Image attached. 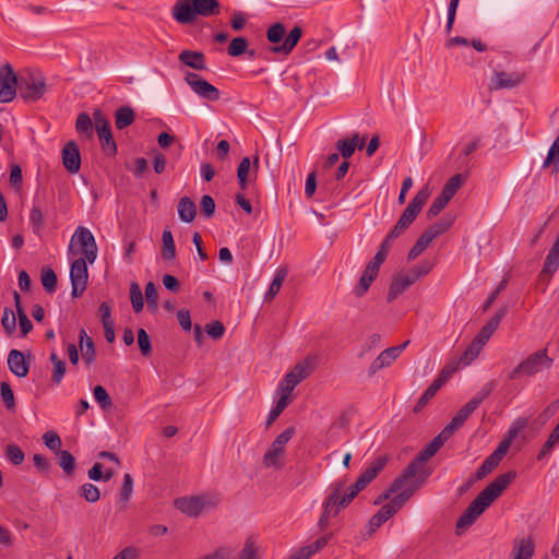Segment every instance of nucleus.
<instances>
[{
  "label": "nucleus",
  "instance_id": "24",
  "mask_svg": "<svg viewBox=\"0 0 559 559\" xmlns=\"http://www.w3.org/2000/svg\"><path fill=\"white\" fill-rule=\"evenodd\" d=\"M302 29L299 26H295L285 37L282 45H277L271 48L275 53L288 55L295 48L299 39L301 38Z\"/></svg>",
  "mask_w": 559,
  "mask_h": 559
},
{
  "label": "nucleus",
  "instance_id": "45",
  "mask_svg": "<svg viewBox=\"0 0 559 559\" xmlns=\"http://www.w3.org/2000/svg\"><path fill=\"white\" fill-rule=\"evenodd\" d=\"M500 461H498L492 454L487 456L481 465L478 467L476 472V479H483L487 475H489L498 465Z\"/></svg>",
  "mask_w": 559,
  "mask_h": 559
},
{
  "label": "nucleus",
  "instance_id": "12",
  "mask_svg": "<svg viewBox=\"0 0 559 559\" xmlns=\"http://www.w3.org/2000/svg\"><path fill=\"white\" fill-rule=\"evenodd\" d=\"M185 82L200 98L210 102L219 99V91L210 82L200 76L198 73L187 72L185 75Z\"/></svg>",
  "mask_w": 559,
  "mask_h": 559
},
{
  "label": "nucleus",
  "instance_id": "54",
  "mask_svg": "<svg viewBox=\"0 0 559 559\" xmlns=\"http://www.w3.org/2000/svg\"><path fill=\"white\" fill-rule=\"evenodd\" d=\"M440 389L437 388V384H433L431 383L427 389L426 391L421 394V396L419 397V400L417 401L415 407H414V412L415 413H418L420 412L425 406L426 404L436 395V393L439 391Z\"/></svg>",
  "mask_w": 559,
  "mask_h": 559
},
{
  "label": "nucleus",
  "instance_id": "23",
  "mask_svg": "<svg viewBox=\"0 0 559 559\" xmlns=\"http://www.w3.org/2000/svg\"><path fill=\"white\" fill-rule=\"evenodd\" d=\"M396 352L391 347L382 350L369 367V376L376 374L379 370L390 367L397 358Z\"/></svg>",
  "mask_w": 559,
  "mask_h": 559
},
{
  "label": "nucleus",
  "instance_id": "6",
  "mask_svg": "<svg viewBox=\"0 0 559 559\" xmlns=\"http://www.w3.org/2000/svg\"><path fill=\"white\" fill-rule=\"evenodd\" d=\"M218 500L212 495L182 497L175 500V507L189 516H198L202 511L216 507Z\"/></svg>",
  "mask_w": 559,
  "mask_h": 559
},
{
  "label": "nucleus",
  "instance_id": "40",
  "mask_svg": "<svg viewBox=\"0 0 559 559\" xmlns=\"http://www.w3.org/2000/svg\"><path fill=\"white\" fill-rule=\"evenodd\" d=\"M462 183L463 176L461 174L454 175L445 182L440 194L444 197V199L447 198L448 200H451L455 195Z\"/></svg>",
  "mask_w": 559,
  "mask_h": 559
},
{
  "label": "nucleus",
  "instance_id": "25",
  "mask_svg": "<svg viewBox=\"0 0 559 559\" xmlns=\"http://www.w3.org/2000/svg\"><path fill=\"white\" fill-rule=\"evenodd\" d=\"M178 59L185 66L190 67L194 70H205L206 69L205 58L202 52L192 51V50H182L179 53Z\"/></svg>",
  "mask_w": 559,
  "mask_h": 559
},
{
  "label": "nucleus",
  "instance_id": "48",
  "mask_svg": "<svg viewBox=\"0 0 559 559\" xmlns=\"http://www.w3.org/2000/svg\"><path fill=\"white\" fill-rule=\"evenodd\" d=\"M58 464L67 474H72L74 471V456L67 450L57 452Z\"/></svg>",
  "mask_w": 559,
  "mask_h": 559
},
{
  "label": "nucleus",
  "instance_id": "64",
  "mask_svg": "<svg viewBox=\"0 0 559 559\" xmlns=\"http://www.w3.org/2000/svg\"><path fill=\"white\" fill-rule=\"evenodd\" d=\"M432 269V264L430 261H421L419 264L415 265L411 271L407 273L414 277V281L416 282L421 276L427 275Z\"/></svg>",
  "mask_w": 559,
  "mask_h": 559
},
{
  "label": "nucleus",
  "instance_id": "35",
  "mask_svg": "<svg viewBox=\"0 0 559 559\" xmlns=\"http://www.w3.org/2000/svg\"><path fill=\"white\" fill-rule=\"evenodd\" d=\"M287 275L286 269H280L276 271V274L267 289V292L264 295V300H272L274 297L278 294L283 282Z\"/></svg>",
  "mask_w": 559,
  "mask_h": 559
},
{
  "label": "nucleus",
  "instance_id": "1",
  "mask_svg": "<svg viewBox=\"0 0 559 559\" xmlns=\"http://www.w3.org/2000/svg\"><path fill=\"white\" fill-rule=\"evenodd\" d=\"M515 472H507L499 475L464 510L456 522V530L461 531L471 526L477 518L504 491L515 478Z\"/></svg>",
  "mask_w": 559,
  "mask_h": 559
},
{
  "label": "nucleus",
  "instance_id": "22",
  "mask_svg": "<svg viewBox=\"0 0 559 559\" xmlns=\"http://www.w3.org/2000/svg\"><path fill=\"white\" fill-rule=\"evenodd\" d=\"M534 554V545L531 538H515L511 552V559H531Z\"/></svg>",
  "mask_w": 559,
  "mask_h": 559
},
{
  "label": "nucleus",
  "instance_id": "60",
  "mask_svg": "<svg viewBox=\"0 0 559 559\" xmlns=\"http://www.w3.org/2000/svg\"><path fill=\"white\" fill-rule=\"evenodd\" d=\"M299 380L295 377V373H286V376L281 381L277 392H288L292 393L294 389L299 384Z\"/></svg>",
  "mask_w": 559,
  "mask_h": 559
},
{
  "label": "nucleus",
  "instance_id": "20",
  "mask_svg": "<svg viewBox=\"0 0 559 559\" xmlns=\"http://www.w3.org/2000/svg\"><path fill=\"white\" fill-rule=\"evenodd\" d=\"M8 367L17 378L27 376L29 366L25 360L24 354L19 349H11L8 355Z\"/></svg>",
  "mask_w": 559,
  "mask_h": 559
},
{
  "label": "nucleus",
  "instance_id": "28",
  "mask_svg": "<svg viewBox=\"0 0 559 559\" xmlns=\"http://www.w3.org/2000/svg\"><path fill=\"white\" fill-rule=\"evenodd\" d=\"M80 348L83 360L91 365L95 361L96 354L93 340L87 335L85 330L80 331Z\"/></svg>",
  "mask_w": 559,
  "mask_h": 559
},
{
  "label": "nucleus",
  "instance_id": "34",
  "mask_svg": "<svg viewBox=\"0 0 559 559\" xmlns=\"http://www.w3.org/2000/svg\"><path fill=\"white\" fill-rule=\"evenodd\" d=\"M75 130L79 134L85 136L86 139L93 138V121L92 118L85 114L81 112L75 121Z\"/></svg>",
  "mask_w": 559,
  "mask_h": 559
},
{
  "label": "nucleus",
  "instance_id": "19",
  "mask_svg": "<svg viewBox=\"0 0 559 559\" xmlns=\"http://www.w3.org/2000/svg\"><path fill=\"white\" fill-rule=\"evenodd\" d=\"M415 283L414 277H412L407 272L399 273L394 276L386 299L389 302H392L396 299L403 292H405L409 286Z\"/></svg>",
  "mask_w": 559,
  "mask_h": 559
},
{
  "label": "nucleus",
  "instance_id": "59",
  "mask_svg": "<svg viewBox=\"0 0 559 559\" xmlns=\"http://www.w3.org/2000/svg\"><path fill=\"white\" fill-rule=\"evenodd\" d=\"M0 393L5 407L13 409L15 407L14 394L8 382H1Z\"/></svg>",
  "mask_w": 559,
  "mask_h": 559
},
{
  "label": "nucleus",
  "instance_id": "13",
  "mask_svg": "<svg viewBox=\"0 0 559 559\" xmlns=\"http://www.w3.org/2000/svg\"><path fill=\"white\" fill-rule=\"evenodd\" d=\"M525 80V73L521 71H493L489 88L491 91L511 90L521 85Z\"/></svg>",
  "mask_w": 559,
  "mask_h": 559
},
{
  "label": "nucleus",
  "instance_id": "21",
  "mask_svg": "<svg viewBox=\"0 0 559 559\" xmlns=\"http://www.w3.org/2000/svg\"><path fill=\"white\" fill-rule=\"evenodd\" d=\"M366 139L360 138L358 133H354L349 139H341L336 142V148L343 158H349L356 148L361 150Z\"/></svg>",
  "mask_w": 559,
  "mask_h": 559
},
{
  "label": "nucleus",
  "instance_id": "3",
  "mask_svg": "<svg viewBox=\"0 0 559 559\" xmlns=\"http://www.w3.org/2000/svg\"><path fill=\"white\" fill-rule=\"evenodd\" d=\"M552 365V359L548 356L547 349H540L530 355L516 368H514L509 378L511 380L518 379L521 376H535L536 373L549 369Z\"/></svg>",
  "mask_w": 559,
  "mask_h": 559
},
{
  "label": "nucleus",
  "instance_id": "56",
  "mask_svg": "<svg viewBox=\"0 0 559 559\" xmlns=\"http://www.w3.org/2000/svg\"><path fill=\"white\" fill-rule=\"evenodd\" d=\"M130 298L133 310L140 312L143 309V295L136 283H132L130 286Z\"/></svg>",
  "mask_w": 559,
  "mask_h": 559
},
{
  "label": "nucleus",
  "instance_id": "17",
  "mask_svg": "<svg viewBox=\"0 0 559 559\" xmlns=\"http://www.w3.org/2000/svg\"><path fill=\"white\" fill-rule=\"evenodd\" d=\"M198 16L192 0H181L173 8V17L180 24H190Z\"/></svg>",
  "mask_w": 559,
  "mask_h": 559
},
{
  "label": "nucleus",
  "instance_id": "9",
  "mask_svg": "<svg viewBox=\"0 0 559 559\" xmlns=\"http://www.w3.org/2000/svg\"><path fill=\"white\" fill-rule=\"evenodd\" d=\"M20 90V76L16 75L10 63H4L0 68V103H10L16 96V90Z\"/></svg>",
  "mask_w": 559,
  "mask_h": 559
},
{
  "label": "nucleus",
  "instance_id": "42",
  "mask_svg": "<svg viewBox=\"0 0 559 559\" xmlns=\"http://www.w3.org/2000/svg\"><path fill=\"white\" fill-rule=\"evenodd\" d=\"M551 165H554L552 171L558 173V170H559V135L557 136V139L554 141V143L549 147V151H548L547 157L543 164V167L546 168Z\"/></svg>",
  "mask_w": 559,
  "mask_h": 559
},
{
  "label": "nucleus",
  "instance_id": "47",
  "mask_svg": "<svg viewBox=\"0 0 559 559\" xmlns=\"http://www.w3.org/2000/svg\"><path fill=\"white\" fill-rule=\"evenodd\" d=\"M286 35V28L283 23H275L266 31V38L270 43L278 44Z\"/></svg>",
  "mask_w": 559,
  "mask_h": 559
},
{
  "label": "nucleus",
  "instance_id": "14",
  "mask_svg": "<svg viewBox=\"0 0 559 559\" xmlns=\"http://www.w3.org/2000/svg\"><path fill=\"white\" fill-rule=\"evenodd\" d=\"M345 479L337 480L330 485L329 493L322 504V509H325L326 513H333V516H335L342 509L347 507L340 504V500L343 496L342 492L345 490Z\"/></svg>",
  "mask_w": 559,
  "mask_h": 559
},
{
  "label": "nucleus",
  "instance_id": "37",
  "mask_svg": "<svg viewBox=\"0 0 559 559\" xmlns=\"http://www.w3.org/2000/svg\"><path fill=\"white\" fill-rule=\"evenodd\" d=\"M163 250L162 254L165 260H174L176 257V246L171 231L166 228L163 231Z\"/></svg>",
  "mask_w": 559,
  "mask_h": 559
},
{
  "label": "nucleus",
  "instance_id": "51",
  "mask_svg": "<svg viewBox=\"0 0 559 559\" xmlns=\"http://www.w3.org/2000/svg\"><path fill=\"white\" fill-rule=\"evenodd\" d=\"M93 395L103 411H106L112 406L111 399L104 386L96 385L93 390Z\"/></svg>",
  "mask_w": 559,
  "mask_h": 559
},
{
  "label": "nucleus",
  "instance_id": "43",
  "mask_svg": "<svg viewBox=\"0 0 559 559\" xmlns=\"http://www.w3.org/2000/svg\"><path fill=\"white\" fill-rule=\"evenodd\" d=\"M313 370V360L311 358H307L300 362H298L290 373H295V377L301 382L306 378L310 376Z\"/></svg>",
  "mask_w": 559,
  "mask_h": 559
},
{
  "label": "nucleus",
  "instance_id": "63",
  "mask_svg": "<svg viewBox=\"0 0 559 559\" xmlns=\"http://www.w3.org/2000/svg\"><path fill=\"white\" fill-rule=\"evenodd\" d=\"M450 200L439 194L427 211V217H436L449 203Z\"/></svg>",
  "mask_w": 559,
  "mask_h": 559
},
{
  "label": "nucleus",
  "instance_id": "39",
  "mask_svg": "<svg viewBox=\"0 0 559 559\" xmlns=\"http://www.w3.org/2000/svg\"><path fill=\"white\" fill-rule=\"evenodd\" d=\"M395 238H391V231L389 233V235L386 236V238L383 240V242L381 243L379 250L377 251L376 255L373 257V259L368 263L370 265H373L376 269H380V265L384 262L388 253H389V250H390V247H391V243L392 241L394 240Z\"/></svg>",
  "mask_w": 559,
  "mask_h": 559
},
{
  "label": "nucleus",
  "instance_id": "30",
  "mask_svg": "<svg viewBox=\"0 0 559 559\" xmlns=\"http://www.w3.org/2000/svg\"><path fill=\"white\" fill-rule=\"evenodd\" d=\"M369 483L370 481H367L366 477L362 474H360L355 484L350 486L349 490L343 493L340 500V504L348 506L353 501V499L359 493V491H361Z\"/></svg>",
  "mask_w": 559,
  "mask_h": 559
},
{
  "label": "nucleus",
  "instance_id": "8",
  "mask_svg": "<svg viewBox=\"0 0 559 559\" xmlns=\"http://www.w3.org/2000/svg\"><path fill=\"white\" fill-rule=\"evenodd\" d=\"M394 496L392 500L383 504L379 511L371 516L367 525V534L370 536L379 528L384 522L392 518L407 501V496Z\"/></svg>",
  "mask_w": 559,
  "mask_h": 559
},
{
  "label": "nucleus",
  "instance_id": "36",
  "mask_svg": "<svg viewBox=\"0 0 559 559\" xmlns=\"http://www.w3.org/2000/svg\"><path fill=\"white\" fill-rule=\"evenodd\" d=\"M134 111L130 107H120L116 111V127L119 130H122L134 121Z\"/></svg>",
  "mask_w": 559,
  "mask_h": 559
},
{
  "label": "nucleus",
  "instance_id": "7",
  "mask_svg": "<svg viewBox=\"0 0 559 559\" xmlns=\"http://www.w3.org/2000/svg\"><path fill=\"white\" fill-rule=\"evenodd\" d=\"M73 245H78L83 253V258H86L90 264H93L95 260L97 259V245L94 235L92 231L84 227L79 226L71 240L69 246V252L72 251Z\"/></svg>",
  "mask_w": 559,
  "mask_h": 559
},
{
  "label": "nucleus",
  "instance_id": "16",
  "mask_svg": "<svg viewBox=\"0 0 559 559\" xmlns=\"http://www.w3.org/2000/svg\"><path fill=\"white\" fill-rule=\"evenodd\" d=\"M62 163L64 168L71 173L76 174L81 167L80 151L75 142H68L62 150Z\"/></svg>",
  "mask_w": 559,
  "mask_h": 559
},
{
  "label": "nucleus",
  "instance_id": "55",
  "mask_svg": "<svg viewBox=\"0 0 559 559\" xmlns=\"http://www.w3.org/2000/svg\"><path fill=\"white\" fill-rule=\"evenodd\" d=\"M5 456L14 465L22 464L25 459L24 452L16 444H9L7 447Z\"/></svg>",
  "mask_w": 559,
  "mask_h": 559
},
{
  "label": "nucleus",
  "instance_id": "52",
  "mask_svg": "<svg viewBox=\"0 0 559 559\" xmlns=\"http://www.w3.org/2000/svg\"><path fill=\"white\" fill-rule=\"evenodd\" d=\"M41 284L48 293H52L57 285V275L50 267H44L41 271Z\"/></svg>",
  "mask_w": 559,
  "mask_h": 559
},
{
  "label": "nucleus",
  "instance_id": "10",
  "mask_svg": "<svg viewBox=\"0 0 559 559\" xmlns=\"http://www.w3.org/2000/svg\"><path fill=\"white\" fill-rule=\"evenodd\" d=\"M87 263L88 261L83 257L71 263L70 281L72 287L71 295L73 298L82 296L86 289L88 281Z\"/></svg>",
  "mask_w": 559,
  "mask_h": 559
},
{
  "label": "nucleus",
  "instance_id": "2",
  "mask_svg": "<svg viewBox=\"0 0 559 559\" xmlns=\"http://www.w3.org/2000/svg\"><path fill=\"white\" fill-rule=\"evenodd\" d=\"M431 194V189L429 185H425L413 198L407 207L402 213L400 219L391 230V238H397L401 234H403L411 224L415 221L418 213L421 211L423 206L428 201Z\"/></svg>",
  "mask_w": 559,
  "mask_h": 559
},
{
  "label": "nucleus",
  "instance_id": "32",
  "mask_svg": "<svg viewBox=\"0 0 559 559\" xmlns=\"http://www.w3.org/2000/svg\"><path fill=\"white\" fill-rule=\"evenodd\" d=\"M559 267V245H552L544 262L543 273L552 275Z\"/></svg>",
  "mask_w": 559,
  "mask_h": 559
},
{
  "label": "nucleus",
  "instance_id": "33",
  "mask_svg": "<svg viewBox=\"0 0 559 559\" xmlns=\"http://www.w3.org/2000/svg\"><path fill=\"white\" fill-rule=\"evenodd\" d=\"M386 463L388 456L380 455L377 459H374L372 463L369 466H367L361 474L366 477L367 481L371 483L377 477V475L384 468Z\"/></svg>",
  "mask_w": 559,
  "mask_h": 559
},
{
  "label": "nucleus",
  "instance_id": "41",
  "mask_svg": "<svg viewBox=\"0 0 559 559\" xmlns=\"http://www.w3.org/2000/svg\"><path fill=\"white\" fill-rule=\"evenodd\" d=\"M506 314H507V307L500 308L496 312V314L483 326L480 332L483 334L487 335L488 337H491V335L497 330V328L499 326L501 320L506 317Z\"/></svg>",
  "mask_w": 559,
  "mask_h": 559
},
{
  "label": "nucleus",
  "instance_id": "5",
  "mask_svg": "<svg viewBox=\"0 0 559 559\" xmlns=\"http://www.w3.org/2000/svg\"><path fill=\"white\" fill-rule=\"evenodd\" d=\"M421 468L418 467V463H411L404 468V471L395 479H402L400 483L399 492L395 496H407V500L421 487L425 483L427 475L421 473Z\"/></svg>",
  "mask_w": 559,
  "mask_h": 559
},
{
  "label": "nucleus",
  "instance_id": "4",
  "mask_svg": "<svg viewBox=\"0 0 559 559\" xmlns=\"http://www.w3.org/2000/svg\"><path fill=\"white\" fill-rule=\"evenodd\" d=\"M20 96L25 102H36L46 93V83L40 73L27 71L20 75Z\"/></svg>",
  "mask_w": 559,
  "mask_h": 559
},
{
  "label": "nucleus",
  "instance_id": "26",
  "mask_svg": "<svg viewBox=\"0 0 559 559\" xmlns=\"http://www.w3.org/2000/svg\"><path fill=\"white\" fill-rule=\"evenodd\" d=\"M379 270L373 265L367 264L362 275L359 278V283L355 288V295L360 297L362 296L370 287L372 282L378 275Z\"/></svg>",
  "mask_w": 559,
  "mask_h": 559
},
{
  "label": "nucleus",
  "instance_id": "50",
  "mask_svg": "<svg viewBox=\"0 0 559 559\" xmlns=\"http://www.w3.org/2000/svg\"><path fill=\"white\" fill-rule=\"evenodd\" d=\"M251 168V162L249 157H243L237 168V179L241 189H245L248 185V175Z\"/></svg>",
  "mask_w": 559,
  "mask_h": 559
},
{
  "label": "nucleus",
  "instance_id": "58",
  "mask_svg": "<svg viewBox=\"0 0 559 559\" xmlns=\"http://www.w3.org/2000/svg\"><path fill=\"white\" fill-rule=\"evenodd\" d=\"M431 241L428 239V236L421 234V236L417 239L413 248L408 252V260L416 259L430 243Z\"/></svg>",
  "mask_w": 559,
  "mask_h": 559
},
{
  "label": "nucleus",
  "instance_id": "15",
  "mask_svg": "<svg viewBox=\"0 0 559 559\" xmlns=\"http://www.w3.org/2000/svg\"><path fill=\"white\" fill-rule=\"evenodd\" d=\"M450 438L451 436L442 429L412 462L418 463V467L423 469L425 462L431 459Z\"/></svg>",
  "mask_w": 559,
  "mask_h": 559
},
{
  "label": "nucleus",
  "instance_id": "61",
  "mask_svg": "<svg viewBox=\"0 0 559 559\" xmlns=\"http://www.w3.org/2000/svg\"><path fill=\"white\" fill-rule=\"evenodd\" d=\"M133 490V478L130 474L123 475V484L120 492L119 500L122 503H127L131 497Z\"/></svg>",
  "mask_w": 559,
  "mask_h": 559
},
{
  "label": "nucleus",
  "instance_id": "27",
  "mask_svg": "<svg viewBox=\"0 0 559 559\" xmlns=\"http://www.w3.org/2000/svg\"><path fill=\"white\" fill-rule=\"evenodd\" d=\"M177 210L179 218L185 223L193 222L197 216V206L188 197H183L179 200Z\"/></svg>",
  "mask_w": 559,
  "mask_h": 559
},
{
  "label": "nucleus",
  "instance_id": "53",
  "mask_svg": "<svg viewBox=\"0 0 559 559\" xmlns=\"http://www.w3.org/2000/svg\"><path fill=\"white\" fill-rule=\"evenodd\" d=\"M1 324L7 332V334L11 335L16 329V319L15 313L10 308H4Z\"/></svg>",
  "mask_w": 559,
  "mask_h": 559
},
{
  "label": "nucleus",
  "instance_id": "46",
  "mask_svg": "<svg viewBox=\"0 0 559 559\" xmlns=\"http://www.w3.org/2000/svg\"><path fill=\"white\" fill-rule=\"evenodd\" d=\"M248 49V40L245 37H236L231 39L228 48L227 53L230 57H239L242 53L247 52Z\"/></svg>",
  "mask_w": 559,
  "mask_h": 559
},
{
  "label": "nucleus",
  "instance_id": "44",
  "mask_svg": "<svg viewBox=\"0 0 559 559\" xmlns=\"http://www.w3.org/2000/svg\"><path fill=\"white\" fill-rule=\"evenodd\" d=\"M29 224L34 234L39 236L43 233L45 225L44 215L41 210L36 205H34L31 210Z\"/></svg>",
  "mask_w": 559,
  "mask_h": 559
},
{
  "label": "nucleus",
  "instance_id": "29",
  "mask_svg": "<svg viewBox=\"0 0 559 559\" xmlns=\"http://www.w3.org/2000/svg\"><path fill=\"white\" fill-rule=\"evenodd\" d=\"M194 11L201 16H213L219 13V3L217 0H192Z\"/></svg>",
  "mask_w": 559,
  "mask_h": 559
},
{
  "label": "nucleus",
  "instance_id": "49",
  "mask_svg": "<svg viewBox=\"0 0 559 559\" xmlns=\"http://www.w3.org/2000/svg\"><path fill=\"white\" fill-rule=\"evenodd\" d=\"M79 492L81 497L91 503L98 501L100 498L99 489L91 483L83 484L80 487Z\"/></svg>",
  "mask_w": 559,
  "mask_h": 559
},
{
  "label": "nucleus",
  "instance_id": "62",
  "mask_svg": "<svg viewBox=\"0 0 559 559\" xmlns=\"http://www.w3.org/2000/svg\"><path fill=\"white\" fill-rule=\"evenodd\" d=\"M138 344L144 356H148L152 353L151 338L144 329L138 331Z\"/></svg>",
  "mask_w": 559,
  "mask_h": 559
},
{
  "label": "nucleus",
  "instance_id": "57",
  "mask_svg": "<svg viewBox=\"0 0 559 559\" xmlns=\"http://www.w3.org/2000/svg\"><path fill=\"white\" fill-rule=\"evenodd\" d=\"M97 134L102 143V147L109 154H115L117 151V146L112 139L110 128L108 130H105L104 132H97Z\"/></svg>",
  "mask_w": 559,
  "mask_h": 559
},
{
  "label": "nucleus",
  "instance_id": "18",
  "mask_svg": "<svg viewBox=\"0 0 559 559\" xmlns=\"http://www.w3.org/2000/svg\"><path fill=\"white\" fill-rule=\"evenodd\" d=\"M477 408V401H468L452 418L443 430L452 436L460 427L464 425L471 414Z\"/></svg>",
  "mask_w": 559,
  "mask_h": 559
},
{
  "label": "nucleus",
  "instance_id": "11",
  "mask_svg": "<svg viewBox=\"0 0 559 559\" xmlns=\"http://www.w3.org/2000/svg\"><path fill=\"white\" fill-rule=\"evenodd\" d=\"M293 435L294 428L289 427L276 437L263 456V464L265 467L280 468L282 466L281 457L284 453V448L292 439Z\"/></svg>",
  "mask_w": 559,
  "mask_h": 559
},
{
  "label": "nucleus",
  "instance_id": "31",
  "mask_svg": "<svg viewBox=\"0 0 559 559\" xmlns=\"http://www.w3.org/2000/svg\"><path fill=\"white\" fill-rule=\"evenodd\" d=\"M13 297H14V301H15V308H16V313H17V318H19L20 329H21L22 335L25 336L32 331L33 323L31 322V320L28 319V317L26 316V313L24 312V310L21 306L20 294L17 292H14Z\"/></svg>",
  "mask_w": 559,
  "mask_h": 559
},
{
  "label": "nucleus",
  "instance_id": "38",
  "mask_svg": "<svg viewBox=\"0 0 559 559\" xmlns=\"http://www.w3.org/2000/svg\"><path fill=\"white\" fill-rule=\"evenodd\" d=\"M50 361L52 364V382L59 384L66 374V362L55 352L50 354Z\"/></svg>",
  "mask_w": 559,
  "mask_h": 559
}]
</instances>
